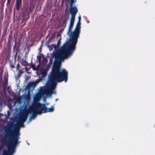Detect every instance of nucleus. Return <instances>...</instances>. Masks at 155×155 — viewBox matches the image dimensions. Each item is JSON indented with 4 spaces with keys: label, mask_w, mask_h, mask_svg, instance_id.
Listing matches in <instances>:
<instances>
[{
    "label": "nucleus",
    "mask_w": 155,
    "mask_h": 155,
    "mask_svg": "<svg viewBox=\"0 0 155 155\" xmlns=\"http://www.w3.org/2000/svg\"><path fill=\"white\" fill-rule=\"evenodd\" d=\"M15 102L19 104L21 103V98L19 97L17 98L15 101Z\"/></svg>",
    "instance_id": "nucleus-16"
},
{
    "label": "nucleus",
    "mask_w": 155,
    "mask_h": 155,
    "mask_svg": "<svg viewBox=\"0 0 155 155\" xmlns=\"http://www.w3.org/2000/svg\"><path fill=\"white\" fill-rule=\"evenodd\" d=\"M9 109H12V108H13V107H9Z\"/></svg>",
    "instance_id": "nucleus-30"
},
{
    "label": "nucleus",
    "mask_w": 155,
    "mask_h": 155,
    "mask_svg": "<svg viewBox=\"0 0 155 155\" xmlns=\"http://www.w3.org/2000/svg\"><path fill=\"white\" fill-rule=\"evenodd\" d=\"M16 61L15 60L13 61V60H11L10 62V65L12 69H13L15 68V65Z\"/></svg>",
    "instance_id": "nucleus-10"
},
{
    "label": "nucleus",
    "mask_w": 155,
    "mask_h": 155,
    "mask_svg": "<svg viewBox=\"0 0 155 155\" xmlns=\"http://www.w3.org/2000/svg\"><path fill=\"white\" fill-rule=\"evenodd\" d=\"M31 67L35 71L36 70V69L35 68V66L33 64H32Z\"/></svg>",
    "instance_id": "nucleus-23"
},
{
    "label": "nucleus",
    "mask_w": 155,
    "mask_h": 155,
    "mask_svg": "<svg viewBox=\"0 0 155 155\" xmlns=\"http://www.w3.org/2000/svg\"><path fill=\"white\" fill-rule=\"evenodd\" d=\"M61 41L60 40H59L58 41L57 43V46L59 47L61 45Z\"/></svg>",
    "instance_id": "nucleus-18"
},
{
    "label": "nucleus",
    "mask_w": 155,
    "mask_h": 155,
    "mask_svg": "<svg viewBox=\"0 0 155 155\" xmlns=\"http://www.w3.org/2000/svg\"><path fill=\"white\" fill-rule=\"evenodd\" d=\"M16 68V69L17 70L20 69H19L20 68V65L19 63H18L17 64Z\"/></svg>",
    "instance_id": "nucleus-21"
},
{
    "label": "nucleus",
    "mask_w": 155,
    "mask_h": 155,
    "mask_svg": "<svg viewBox=\"0 0 155 155\" xmlns=\"http://www.w3.org/2000/svg\"><path fill=\"white\" fill-rule=\"evenodd\" d=\"M4 81L8 82V77L7 76H4Z\"/></svg>",
    "instance_id": "nucleus-17"
},
{
    "label": "nucleus",
    "mask_w": 155,
    "mask_h": 155,
    "mask_svg": "<svg viewBox=\"0 0 155 155\" xmlns=\"http://www.w3.org/2000/svg\"><path fill=\"white\" fill-rule=\"evenodd\" d=\"M17 70L18 71V74L19 75V76L21 75L22 73V70L21 69H19Z\"/></svg>",
    "instance_id": "nucleus-19"
},
{
    "label": "nucleus",
    "mask_w": 155,
    "mask_h": 155,
    "mask_svg": "<svg viewBox=\"0 0 155 155\" xmlns=\"http://www.w3.org/2000/svg\"><path fill=\"white\" fill-rule=\"evenodd\" d=\"M75 16H71L70 23L74 24Z\"/></svg>",
    "instance_id": "nucleus-14"
},
{
    "label": "nucleus",
    "mask_w": 155,
    "mask_h": 155,
    "mask_svg": "<svg viewBox=\"0 0 155 155\" xmlns=\"http://www.w3.org/2000/svg\"><path fill=\"white\" fill-rule=\"evenodd\" d=\"M36 82H32L29 83L28 86H29V87H35L36 86Z\"/></svg>",
    "instance_id": "nucleus-13"
},
{
    "label": "nucleus",
    "mask_w": 155,
    "mask_h": 155,
    "mask_svg": "<svg viewBox=\"0 0 155 155\" xmlns=\"http://www.w3.org/2000/svg\"><path fill=\"white\" fill-rule=\"evenodd\" d=\"M9 133L7 131L5 135H4L2 138V142L6 145L8 150H4L3 152V155H11L14 151L15 147L17 145V143L11 141L10 139H7L10 138Z\"/></svg>",
    "instance_id": "nucleus-3"
},
{
    "label": "nucleus",
    "mask_w": 155,
    "mask_h": 155,
    "mask_svg": "<svg viewBox=\"0 0 155 155\" xmlns=\"http://www.w3.org/2000/svg\"><path fill=\"white\" fill-rule=\"evenodd\" d=\"M67 24V20L65 19H64L62 21V23L61 24V27L64 28L66 27V25Z\"/></svg>",
    "instance_id": "nucleus-11"
},
{
    "label": "nucleus",
    "mask_w": 155,
    "mask_h": 155,
    "mask_svg": "<svg viewBox=\"0 0 155 155\" xmlns=\"http://www.w3.org/2000/svg\"><path fill=\"white\" fill-rule=\"evenodd\" d=\"M8 107H13V106H9V105H8Z\"/></svg>",
    "instance_id": "nucleus-35"
},
{
    "label": "nucleus",
    "mask_w": 155,
    "mask_h": 155,
    "mask_svg": "<svg viewBox=\"0 0 155 155\" xmlns=\"http://www.w3.org/2000/svg\"><path fill=\"white\" fill-rule=\"evenodd\" d=\"M11 155H12V154Z\"/></svg>",
    "instance_id": "nucleus-37"
},
{
    "label": "nucleus",
    "mask_w": 155,
    "mask_h": 155,
    "mask_svg": "<svg viewBox=\"0 0 155 155\" xmlns=\"http://www.w3.org/2000/svg\"><path fill=\"white\" fill-rule=\"evenodd\" d=\"M28 109L25 112L21 114L19 117V120L25 122L27 120L28 114H30L31 116L29 119V121H31L33 119L37 117V114L46 113L48 112L53 111L54 107L47 108V107H19Z\"/></svg>",
    "instance_id": "nucleus-2"
},
{
    "label": "nucleus",
    "mask_w": 155,
    "mask_h": 155,
    "mask_svg": "<svg viewBox=\"0 0 155 155\" xmlns=\"http://www.w3.org/2000/svg\"><path fill=\"white\" fill-rule=\"evenodd\" d=\"M25 122L19 120L17 124L20 127H24V123Z\"/></svg>",
    "instance_id": "nucleus-12"
},
{
    "label": "nucleus",
    "mask_w": 155,
    "mask_h": 155,
    "mask_svg": "<svg viewBox=\"0 0 155 155\" xmlns=\"http://www.w3.org/2000/svg\"><path fill=\"white\" fill-rule=\"evenodd\" d=\"M48 46L49 47V48H50L51 49H52L53 48H54V49H55L56 48V45L53 44H52L50 46H49L48 45Z\"/></svg>",
    "instance_id": "nucleus-15"
},
{
    "label": "nucleus",
    "mask_w": 155,
    "mask_h": 155,
    "mask_svg": "<svg viewBox=\"0 0 155 155\" xmlns=\"http://www.w3.org/2000/svg\"><path fill=\"white\" fill-rule=\"evenodd\" d=\"M21 64L25 67V69L26 70V67L29 66L30 64L25 60H23L21 63Z\"/></svg>",
    "instance_id": "nucleus-9"
},
{
    "label": "nucleus",
    "mask_w": 155,
    "mask_h": 155,
    "mask_svg": "<svg viewBox=\"0 0 155 155\" xmlns=\"http://www.w3.org/2000/svg\"><path fill=\"white\" fill-rule=\"evenodd\" d=\"M20 107H28V106L27 105H23L22 106H20Z\"/></svg>",
    "instance_id": "nucleus-28"
},
{
    "label": "nucleus",
    "mask_w": 155,
    "mask_h": 155,
    "mask_svg": "<svg viewBox=\"0 0 155 155\" xmlns=\"http://www.w3.org/2000/svg\"><path fill=\"white\" fill-rule=\"evenodd\" d=\"M41 55H40V56H39L38 57V59H41Z\"/></svg>",
    "instance_id": "nucleus-27"
},
{
    "label": "nucleus",
    "mask_w": 155,
    "mask_h": 155,
    "mask_svg": "<svg viewBox=\"0 0 155 155\" xmlns=\"http://www.w3.org/2000/svg\"><path fill=\"white\" fill-rule=\"evenodd\" d=\"M8 82H5L4 81L3 83V85L4 86L6 87L7 86Z\"/></svg>",
    "instance_id": "nucleus-20"
},
{
    "label": "nucleus",
    "mask_w": 155,
    "mask_h": 155,
    "mask_svg": "<svg viewBox=\"0 0 155 155\" xmlns=\"http://www.w3.org/2000/svg\"><path fill=\"white\" fill-rule=\"evenodd\" d=\"M41 97L39 94H37L34 97L32 105L29 107H46L45 104L39 105V101Z\"/></svg>",
    "instance_id": "nucleus-6"
},
{
    "label": "nucleus",
    "mask_w": 155,
    "mask_h": 155,
    "mask_svg": "<svg viewBox=\"0 0 155 155\" xmlns=\"http://www.w3.org/2000/svg\"><path fill=\"white\" fill-rule=\"evenodd\" d=\"M51 39V38H49V40H48V41L50 40Z\"/></svg>",
    "instance_id": "nucleus-33"
},
{
    "label": "nucleus",
    "mask_w": 155,
    "mask_h": 155,
    "mask_svg": "<svg viewBox=\"0 0 155 155\" xmlns=\"http://www.w3.org/2000/svg\"><path fill=\"white\" fill-rule=\"evenodd\" d=\"M40 50H39V51H40V52H41V49H40Z\"/></svg>",
    "instance_id": "nucleus-31"
},
{
    "label": "nucleus",
    "mask_w": 155,
    "mask_h": 155,
    "mask_svg": "<svg viewBox=\"0 0 155 155\" xmlns=\"http://www.w3.org/2000/svg\"><path fill=\"white\" fill-rule=\"evenodd\" d=\"M11 2V0H7V4L8 5Z\"/></svg>",
    "instance_id": "nucleus-25"
},
{
    "label": "nucleus",
    "mask_w": 155,
    "mask_h": 155,
    "mask_svg": "<svg viewBox=\"0 0 155 155\" xmlns=\"http://www.w3.org/2000/svg\"><path fill=\"white\" fill-rule=\"evenodd\" d=\"M22 0H16L15 6L17 10H19L20 8L22 5Z\"/></svg>",
    "instance_id": "nucleus-8"
},
{
    "label": "nucleus",
    "mask_w": 155,
    "mask_h": 155,
    "mask_svg": "<svg viewBox=\"0 0 155 155\" xmlns=\"http://www.w3.org/2000/svg\"><path fill=\"white\" fill-rule=\"evenodd\" d=\"M76 1V0H75V1H74V0H70L69 3L71 4H73V3L74 2H75Z\"/></svg>",
    "instance_id": "nucleus-24"
},
{
    "label": "nucleus",
    "mask_w": 155,
    "mask_h": 155,
    "mask_svg": "<svg viewBox=\"0 0 155 155\" xmlns=\"http://www.w3.org/2000/svg\"><path fill=\"white\" fill-rule=\"evenodd\" d=\"M81 23L78 21L76 26V28L72 32V36L74 38H75V44H76L78 38L79 36V34L80 32V28H81Z\"/></svg>",
    "instance_id": "nucleus-5"
},
{
    "label": "nucleus",
    "mask_w": 155,
    "mask_h": 155,
    "mask_svg": "<svg viewBox=\"0 0 155 155\" xmlns=\"http://www.w3.org/2000/svg\"><path fill=\"white\" fill-rule=\"evenodd\" d=\"M58 100V99H55V100H56V101H57V100Z\"/></svg>",
    "instance_id": "nucleus-34"
},
{
    "label": "nucleus",
    "mask_w": 155,
    "mask_h": 155,
    "mask_svg": "<svg viewBox=\"0 0 155 155\" xmlns=\"http://www.w3.org/2000/svg\"><path fill=\"white\" fill-rule=\"evenodd\" d=\"M20 142H21V141H18V143H18H20Z\"/></svg>",
    "instance_id": "nucleus-32"
},
{
    "label": "nucleus",
    "mask_w": 155,
    "mask_h": 155,
    "mask_svg": "<svg viewBox=\"0 0 155 155\" xmlns=\"http://www.w3.org/2000/svg\"><path fill=\"white\" fill-rule=\"evenodd\" d=\"M73 4H70L69 13L71 15V16H75L78 10L77 7L75 5L73 6Z\"/></svg>",
    "instance_id": "nucleus-7"
},
{
    "label": "nucleus",
    "mask_w": 155,
    "mask_h": 155,
    "mask_svg": "<svg viewBox=\"0 0 155 155\" xmlns=\"http://www.w3.org/2000/svg\"><path fill=\"white\" fill-rule=\"evenodd\" d=\"M10 126L9 127H5L4 128V132H5L4 135L7 131L10 134V138H8L7 139L10 140L13 142L17 143H18V140L20 139L21 133L20 131V127L18 125L16 124L15 127L14 133L12 130Z\"/></svg>",
    "instance_id": "nucleus-4"
},
{
    "label": "nucleus",
    "mask_w": 155,
    "mask_h": 155,
    "mask_svg": "<svg viewBox=\"0 0 155 155\" xmlns=\"http://www.w3.org/2000/svg\"><path fill=\"white\" fill-rule=\"evenodd\" d=\"M25 98L27 100H29L30 98V96L29 94H28L25 96Z\"/></svg>",
    "instance_id": "nucleus-22"
},
{
    "label": "nucleus",
    "mask_w": 155,
    "mask_h": 155,
    "mask_svg": "<svg viewBox=\"0 0 155 155\" xmlns=\"http://www.w3.org/2000/svg\"><path fill=\"white\" fill-rule=\"evenodd\" d=\"M40 54V55H42V56L43 55V54H41L40 53H39Z\"/></svg>",
    "instance_id": "nucleus-36"
},
{
    "label": "nucleus",
    "mask_w": 155,
    "mask_h": 155,
    "mask_svg": "<svg viewBox=\"0 0 155 155\" xmlns=\"http://www.w3.org/2000/svg\"><path fill=\"white\" fill-rule=\"evenodd\" d=\"M74 24L70 23L68 34L70 38V44H67L68 41L64 44L61 47V51L59 53L54 54V63L50 75L48 76V79L46 86H55L57 82L63 81L66 82L68 78V73L64 69H60V62L62 57L66 58L70 55L75 48V38L72 36V29Z\"/></svg>",
    "instance_id": "nucleus-1"
},
{
    "label": "nucleus",
    "mask_w": 155,
    "mask_h": 155,
    "mask_svg": "<svg viewBox=\"0 0 155 155\" xmlns=\"http://www.w3.org/2000/svg\"><path fill=\"white\" fill-rule=\"evenodd\" d=\"M78 21H79V22H80L81 19V18L80 16H79L78 17Z\"/></svg>",
    "instance_id": "nucleus-26"
},
{
    "label": "nucleus",
    "mask_w": 155,
    "mask_h": 155,
    "mask_svg": "<svg viewBox=\"0 0 155 155\" xmlns=\"http://www.w3.org/2000/svg\"><path fill=\"white\" fill-rule=\"evenodd\" d=\"M52 59H51V58H50V61L51 62L52 61Z\"/></svg>",
    "instance_id": "nucleus-29"
}]
</instances>
